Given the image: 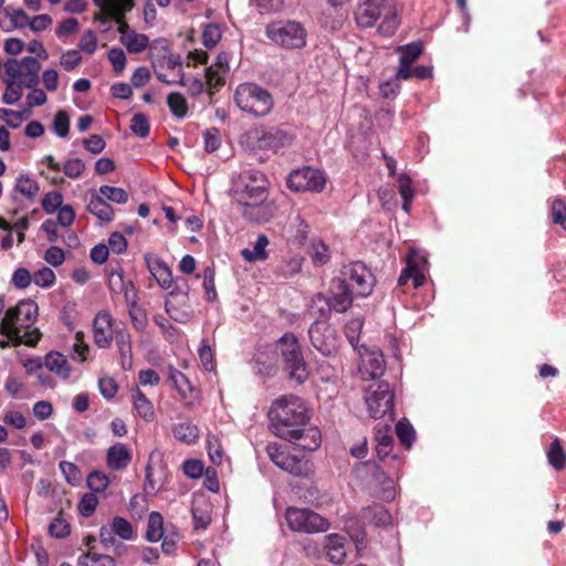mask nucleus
<instances>
[{"instance_id": "16", "label": "nucleus", "mask_w": 566, "mask_h": 566, "mask_svg": "<svg viewBox=\"0 0 566 566\" xmlns=\"http://www.w3.org/2000/svg\"><path fill=\"white\" fill-rule=\"evenodd\" d=\"M327 296L336 313H345L353 305V300L356 295L353 289L344 282L334 277L329 283Z\"/></svg>"}, {"instance_id": "4", "label": "nucleus", "mask_w": 566, "mask_h": 566, "mask_svg": "<svg viewBox=\"0 0 566 566\" xmlns=\"http://www.w3.org/2000/svg\"><path fill=\"white\" fill-rule=\"evenodd\" d=\"M310 419L311 416L304 400L293 395L277 398L269 410L271 429L281 439L291 437L296 428L306 426Z\"/></svg>"}, {"instance_id": "52", "label": "nucleus", "mask_w": 566, "mask_h": 566, "mask_svg": "<svg viewBox=\"0 0 566 566\" xmlns=\"http://www.w3.org/2000/svg\"><path fill=\"white\" fill-rule=\"evenodd\" d=\"M52 128L57 137L66 138L70 129V118L66 112L59 111L53 119Z\"/></svg>"}, {"instance_id": "53", "label": "nucleus", "mask_w": 566, "mask_h": 566, "mask_svg": "<svg viewBox=\"0 0 566 566\" xmlns=\"http://www.w3.org/2000/svg\"><path fill=\"white\" fill-rule=\"evenodd\" d=\"M56 281L55 273L50 268L38 270L32 277V282L43 289L51 287Z\"/></svg>"}, {"instance_id": "3", "label": "nucleus", "mask_w": 566, "mask_h": 566, "mask_svg": "<svg viewBox=\"0 0 566 566\" xmlns=\"http://www.w3.org/2000/svg\"><path fill=\"white\" fill-rule=\"evenodd\" d=\"M93 2L101 10V13L96 14L94 19L101 23L114 20L118 24L119 41L129 53H140L148 46V36L137 33L126 23L125 15L132 11L133 0H93Z\"/></svg>"}, {"instance_id": "58", "label": "nucleus", "mask_w": 566, "mask_h": 566, "mask_svg": "<svg viewBox=\"0 0 566 566\" xmlns=\"http://www.w3.org/2000/svg\"><path fill=\"white\" fill-rule=\"evenodd\" d=\"M191 514L195 530H206L210 525V514L206 510L201 509L199 505H192Z\"/></svg>"}, {"instance_id": "11", "label": "nucleus", "mask_w": 566, "mask_h": 566, "mask_svg": "<svg viewBox=\"0 0 566 566\" xmlns=\"http://www.w3.org/2000/svg\"><path fill=\"white\" fill-rule=\"evenodd\" d=\"M326 177L324 172L312 166H303L293 169L287 178L286 186L294 192H315L324 190Z\"/></svg>"}, {"instance_id": "50", "label": "nucleus", "mask_w": 566, "mask_h": 566, "mask_svg": "<svg viewBox=\"0 0 566 566\" xmlns=\"http://www.w3.org/2000/svg\"><path fill=\"white\" fill-rule=\"evenodd\" d=\"M115 344L119 355L132 353V335L126 328L115 329Z\"/></svg>"}, {"instance_id": "10", "label": "nucleus", "mask_w": 566, "mask_h": 566, "mask_svg": "<svg viewBox=\"0 0 566 566\" xmlns=\"http://www.w3.org/2000/svg\"><path fill=\"white\" fill-rule=\"evenodd\" d=\"M339 280H344L346 285L353 289L356 297H367L371 294L376 280L365 263L360 261L352 262L340 271Z\"/></svg>"}, {"instance_id": "62", "label": "nucleus", "mask_w": 566, "mask_h": 566, "mask_svg": "<svg viewBox=\"0 0 566 566\" xmlns=\"http://www.w3.org/2000/svg\"><path fill=\"white\" fill-rule=\"evenodd\" d=\"M184 474L190 479H198L203 474L205 467L200 460L188 459L182 463Z\"/></svg>"}, {"instance_id": "28", "label": "nucleus", "mask_w": 566, "mask_h": 566, "mask_svg": "<svg viewBox=\"0 0 566 566\" xmlns=\"http://www.w3.org/2000/svg\"><path fill=\"white\" fill-rule=\"evenodd\" d=\"M132 401L134 410L140 418L148 422L153 421L155 415L153 403L139 388L132 390Z\"/></svg>"}, {"instance_id": "51", "label": "nucleus", "mask_w": 566, "mask_h": 566, "mask_svg": "<svg viewBox=\"0 0 566 566\" xmlns=\"http://www.w3.org/2000/svg\"><path fill=\"white\" fill-rule=\"evenodd\" d=\"M115 532L112 527V525H103L101 526L99 528V538H101V544L105 547V548H108L109 546H115V551L116 553H119V551L122 548H124V544L116 541L115 538Z\"/></svg>"}, {"instance_id": "17", "label": "nucleus", "mask_w": 566, "mask_h": 566, "mask_svg": "<svg viewBox=\"0 0 566 566\" xmlns=\"http://www.w3.org/2000/svg\"><path fill=\"white\" fill-rule=\"evenodd\" d=\"M39 190L40 186L35 179H32L28 175H19L15 178L14 187L11 192V199L19 206L22 202V199L27 200L28 202H33Z\"/></svg>"}, {"instance_id": "6", "label": "nucleus", "mask_w": 566, "mask_h": 566, "mask_svg": "<svg viewBox=\"0 0 566 566\" xmlns=\"http://www.w3.org/2000/svg\"><path fill=\"white\" fill-rule=\"evenodd\" d=\"M276 349L283 364V370L289 379L304 384L308 376V365L304 359L298 338L291 332L284 333L276 342Z\"/></svg>"}, {"instance_id": "33", "label": "nucleus", "mask_w": 566, "mask_h": 566, "mask_svg": "<svg viewBox=\"0 0 566 566\" xmlns=\"http://www.w3.org/2000/svg\"><path fill=\"white\" fill-rule=\"evenodd\" d=\"M269 245V239L265 234H259L253 249H244L242 250V256L244 260L249 262L254 261H264L268 258L266 247Z\"/></svg>"}, {"instance_id": "34", "label": "nucleus", "mask_w": 566, "mask_h": 566, "mask_svg": "<svg viewBox=\"0 0 566 566\" xmlns=\"http://www.w3.org/2000/svg\"><path fill=\"white\" fill-rule=\"evenodd\" d=\"M245 146V150L249 153L254 160L258 163H265L270 159L271 154L277 151V144H242Z\"/></svg>"}, {"instance_id": "38", "label": "nucleus", "mask_w": 566, "mask_h": 566, "mask_svg": "<svg viewBox=\"0 0 566 566\" xmlns=\"http://www.w3.org/2000/svg\"><path fill=\"white\" fill-rule=\"evenodd\" d=\"M168 376L179 395L182 398H187L188 394L192 391V386L190 385V381L186 375L177 368L170 366L168 368Z\"/></svg>"}, {"instance_id": "26", "label": "nucleus", "mask_w": 566, "mask_h": 566, "mask_svg": "<svg viewBox=\"0 0 566 566\" xmlns=\"http://www.w3.org/2000/svg\"><path fill=\"white\" fill-rule=\"evenodd\" d=\"M361 518L376 527L390 525L392 521L390 512L381 504L364 507Z\"/></svg>"}, {"instance_id": "49", "label": "nucleus", "mask_w": 566, "mask_h": 566, "mask_svg": "<svg viewBox=\"0 0 566 566\" xmlns=\"http://www.w3.org/2000/svg\"><path fill=\"white\" fill-rule=\"evenodd\" d=\"M129 127L138 138H146L150 130L148 119L142 113L135 114L133 116Z\"/></svg>"}, {"instance_id": "43", "label": "nucleus", "mask_w": 566, "mask_h": 566, "mask_svg": "<svg viewBox=\"0 0 566 566\" xmlns=\"http://www.w3.org/2000/svg\"><path fill=\"white\" fill-rule=\"evenodd\" d=\"M264 137L269 139V142H284L286 139H292L294 138L293 127L287 124L270 127L264 134Z\"/></svg>"}, {"instance_id": "47", "label": "nucleus", "mask_w": 566, "mask_h": 566, "mask_svg": "<svg viewBox=\"0 0 566 566\" xmlns=\"http://www.w3.org/2000/svg\"><path fill=\"white\" fill-rule=\"evenodd\" d=\"M397 188L400 197L405 201H412L415 198V189L412 187L411 178L402 172L397 177Z\"/></svg>"}, {"instance_id": "64", "label": "nucleus", "mask_w": 566, "mask_h": 566, "mask_svg": "<svg viewBox=\"0 0 566 566\" xmlns=\"http://www.w3.org/2000/svg\"><path fill=\"white\" fill-rule=\"evenodd\" d=\"M108 60L112 63L115 73L119 74L124 71L126 66V55L122 49L112 48L108 51Z\"/></svg>"}, {"instance_id": "13", "label": "nucleus", "mask_w": 566, "mask_h": 566, "mask_svg": "<svg viewBox=\"0 0 566 566\" xmlns=\"http://www.w3.org/2000/svg\"><path fill=\"white\" fill-rule=\"evenodd\" d=\"M365 400L369 415L374 419H380L387 413L394 415L395 394L388 382L380 381L371 385Z\"/></svg>"}, {"instance_id": "1", "label": "nucleus", "mask_w": 566, "mask_h": 566, "mask_svg": "<svg viewBox=\"0 0 566 566\" xmlns=\"http://www.w3.org/2000/svg\"><path fill=\"white\" fill-rule=\"evenodd\" d=\"M233 198L241 207L244 219L255 223L269 222L276 210L272 200H268L269 180L260 170H243L231 188Z\"/></svg>"}, {"instance_id": "35", "label": "nucleus", "mask_w": 566, "mask_h": 566, "mask_svg": "<svg viewBox=\"0 0 566 566\" xmlns=\"http://www.w3.org/2000/svg\"><path fill=\"white\" fill-rule=\"evenodd\" d=\"M77 564L78 566H116L112 556L92 552L81 554Z\"/></svg>"}, {"instance_id": "19", "label": "nucleus", "mask_w": 566, "mask_h": 566, "mask_svg": "<svg viewBox=\"0 0 566 566\" xmlns=\"http://www.w3.org/2000/svg\"><path fill=\"white\" fill-rule=\"evenodd\" d=\"M86 210L95 216L99 223H108L114 219V209L105 198L95 190H91L86 198Z\"/></svg>"}, {"instance_id": "32", "label": "nucleus", "mask_w": 566, "mask_h": 566, "mask_svg": "<svg viewBox=\"0 0 566 566\" xmlns=\"http://www.w3.org/2000/svg\"><path fill=\"white\" fill-rule=\"evenodd\" d=\"M165 533L163 515L155 511L151 512L148 516L146 539L150 543L159 542Z\"/></svg>"}, {"instance_id": "41", "label": "nucleus", "mask_w": 566, "mask_h": 566, "mask_svg": "<svg viewBox=\"0 0 566 566\" xmlns=\"http://www.w3.org/2000/svg\"><path fill=\"white\" fill-rule=\"evenodd\" d=\"M86 484L92 490L91 493L103 492L109 485V478L102 471H92L86 478Z\"/></svg>"}, {"instance_id": "48", "label": "nucleus", "mask_w": 566, "mask_h": 566, "mask_svg": "<svg viewBox=\"0 0 566 566\" xmlns=\"http://www.w3.org/2000/svg\"><path fill=\"white\" fill-rule=\"evenodd\" d=\"M71 533L70 524L62 518L61 514L53 518L49 525V534L55 538H65Z\"/></svg>"}, {"instance_id": "60", "label": "nucleus", "mask_w": 566, "mask_h": 566, "mask_svg": "<svg viewBox=\"0 0 566 566\" xmlns=\"http://www.w3.org/2000/svg\"><path fill=\"white\" fill-rule=\"evenodd\" d=\"M85 169V165L80 158H71L63 165V172L66 177L76 179Z\"/></svg>"}, {"instance_id": "39", "label": "nucleus", "mask_w": 566, "mask_h": 566, "mask_svg": "<svg viewBox=\"0 0 566 566\" xmlns=\"http://www.w3.org/2000/svg\"><path fill=\"white\" fill-rule=\"evenodd\" d=\"M127 307L128 315L130 317L134 328L140 333H144L148 324L146 311L138 305V302L134 304H128Z\"/></svg>"}, {"instance_id": "61", "label": "nucleus", "mask_w": 566, "mask_h": 566, "mask_svg": "<svg viewBox=\"0 0 566 566\" xmlns=\"http://www.w3.org/2000/svg\"><path fill=\"white\" fill-rule=\"evenodd\" d=\"M363 328V319L354 318L346 323L345 325V335L350 343L352 346H356L359 340V333Z\"/></svg>"}, {"instance_id": "29", "label": "nucleus", "mask_w": 566, "mask_h": 566, "mask_svg": "<svg viewBox=\"0 0 566 566\" xmlns=\"http://www.w3.org/2000/svg\"><path fill=\"white\" fill-rule=\"evenodd\" d=\"M369 490L376 497L381 501L389 502L392 501L396 496L394 481L385 472L378 475V479Z\"/></svg>"}, {"instance_id": "30", "label": "nucleus", "mask_w": 566, "mask_h": 566, "mask_svg": "<svg viewBox=\"0 0 566 566\" xmlns=\"http://www.w3.org/2000/svg\"><path fill=\"white\" fill-rule=\"evenodd\" d=\"M334 311L333 305L324 293H316L313 295L310 304V312L316 316V319H326L328 322L329 314Z\"/></svg>"}, {"instance_id": "25", "label": "nucleus", "mask_w": 566, "mask_h": 566, "mask_svg": "<svg viewBox=\"0 0 566 566\" xmlns=\"http://www.w3.org/2000/svg\"><path fill=\"white\" fill-rule=\"evenodd\" d=\"M44 366L64 380L71 377V365L66 357L60 352H49L44 357Z\"/></svg>"}, {"instance_id": "8", "label": "nucleus", "mask_w": 566, "mask_h": 566, "mask_svg": "<svg viewBox=\"0 0 566 566\" xmlns=\"http://www.w3.org/2000/svg\"><path fill=\"white\" fill-rule=\"evenodd\" d=\"M265 34L284 49L295 50L306 45L307 32L301 22L294 20L274 21L266 27Z\"/></svg>"}, {"instance_id": "24", "label": "nucleus", "mask_w": 566, "mask_h": 566, "mask_svg": "<svg viewBox=\"0 0 566 566\" xmlns=\"http://www.w3.org/2000/svg\"><path fill=\"white\" fill-rule=\"evenodd\" d=\"M345 537L339 534H328L325 537V549L327 559L336 565L344 563L346 557Z\"/></svg>"}, {"instance_id": "44", "label": "nucleus", "mask_w": 566, "mask_h": 566, "mask_svg": "<svg viewBox=\"0 0 566 566\" xmlns=\"http://www.w3.org/2000/svg\"><path fill=\"white\" fill-rule=\"evenodd\" d=\"M115 534L123 541H130L134 537L132 524L122 516H115L112 522Z\"/></svg>"}, {"instance_id": "56", "label": "nucleus", "mask_w": 566, "mask_h": 566, "mask_svg": "<svg viewBox=\"0 0 566 566\" xmlns=\"http://www.w3.org/2000/svg\"><path fill=\"white\" fill-rule=\"evenodd\" d=\"M98 500L94 493H85L77 505V510L82 516L90 517L95 512Z\"/></svg>"}, {"instance_id": "42", "label": "nucleus", "mask_w": 566, "mask_h": 566, "mask_svg": "<svg viewBox=\"0 0 566 566\" xmlns=\"http://www.w3.org/2000/svg\"><path fill=\"white\" fill-rule=\"evenodd\" d=\"M98 191L105 199L118 205H124L128 200L127 191L119 187L104 185L99 187Z\"/></svg>"}, {"instance_id": "57", "label": "nucleus", "mask_w": 566, "mask_h": 566, "mask_svg": "<svg viewBox=\"0 0 566 566\" xmlns=\"http://www.w3.org/2000/svg\"><path fill=\"white\" fill-rule=\"evenodd\" d=\"M221 39V31L219 25L210 23L206 25L202 32V43L206 48L212 49Z\"/></svg>"}, {"instance_id": "46", "label": "nucleus", "mask_w": 566, "mask_h": 566, "mask_svg": "<svg viewBox=\"0 0 566 566\" xmlns=\"http://www.w3.org/2000/svg\"><path fill=\"white\" fill-rule=\"evenodd\" d=\"M6 90L2 96V101L7 105L17 103L22 97L21 85L13 80H4Z\"/></svg>"}, {"instance_id": "23", "label": "nucleus", "mask_w": 566, "mask_h": 566, "mask_svg": "<svg viewBox=\"0 0 566 566\" xmlns=\"http://www.w3.org/2000/svg\"><path fill=\"white\" fill-rule=\"evenodd\" d=\"M132 461V453L126 444L116 442L108 448L106 453V464L112 471L126 469Z\"/></svg>"}, {"instance_id": "59", "label": "nucleus", "mask_w": 566, "mask_h": 566, "mask_svg": "<svg viewBox=\"0 0 566 566\" xmlns=\"http://www.w3.org/2000/svg\"><path fill=\"white\" fill-rule=\"evenodd\" d=\"M60 470L63 473L65 480L72 484L75 485L81 481V471L77 468L76 464L69 461H61L59 463Z\"/></svg>"}, {"instance_id": "20", "label": "nucleus", "mask_w": 566, "mask_h": 566, "mask_svg": "<svg viewBox=\"0 0 566 566\" xmlns=\"http://www.w3.org/2000/svg\"><path fill=\"white\" fill-rule=\"evenodd\" d=\"M94 343L99 348H107L113 339L112 316L107 312H99L93 322Z\"/></svg>"}, {"instance_id": "63", "label": "nucleus", "mask_w": 566, "mask_h": 566, "mask_svg": "<svg viewBox=\"0 0 566 566\" xmlns=\"http://www.w3.org/2000/svg\"><path fill=\"white\" fill-rule=\"evenodd\" d=\"M405 271L407 273L406 276H409V279L412 280L413 289H418L423 284L424 275L420 271L419 265L412 259L407 260Z\"/></svg>"}, {"instance_id": "21", "label": "nucleus", "mask_w": 566, "mask_h": 566, "mask_svg": "<svg viewBox=\"0 0 566 566\" xmlns=\"http://www.w3.org/2000/svg\"><path fill=\"white\" fill-rule=\"evenodd\" d=\"M399 67L396 76L398 80H408L411 77L410 66L422 53V45L419 42H412L399 48Z\"/></svg>"}, {"instance_id": "22", "label": "nucleus", "mask_w": 566, "mask_h": 566, "mask_svg": "<svg viewBox=\"0 0 566 566\" xmlns=\"http://www.w3.org/2000/svg\"><path fill=\"white\" fill-rule=\"evenodd\" d=\"M145 262L148 271L164 290L171 287L172 272L163 259L153 254H145Z\"/></svg>"}, {"instance_id": "31", "label": "nucleus", "mask_w": 566, "mask_h": 566, "mask_svg": "<svg viewBox=\"0 0 566 566\" xmlns=\"http://www.w3.org/2000/svg\"><path fill=\"white\" fill-rule=\"evenodd\" d=\"M174 437L186 444H195L199 438V430L196 424L180 422L172 427Z\"/></svg>"}, {"instance_id": "2", "label": "nucleus", "mask_w": 566, "mask_h": 566, "mask_svg": "<svg viewBox=\"0 0 566 566\" xmlns=\"http://www.w3.org/2000/svg\"><path fill=\"white\" fill-rule=\"evenodd\" d=\"M38 315V304L31 298L21 300L15 306L8 308L0 324V334L6 336L8 340H1L0 347L6 348L9 344L13 346H20L21 344L35 346L40 338L38 328L32 332L36 336L28 340H23L21 333L22 331L29 333L28 329L35 323Z\"/></svg>"}, {"instance_id": "9", "label": "nucleus", "mask_w": 566, "mask_h": 566, "mask_svg": "<svg viewBox=\"0 0 566 566\" xmlns=\"http://www.w3.org/2000/svg\"><path fill=\"white\" fill-rule=\"evenodd\" d=\"M285 520L289 528L298 533H324L331 526L328 520L318 513L295 506L285 510Z\"/></svg>"}, {"instance_id": "36", "label": "nucleus", "mask_w": 566, "mask_h": 566, "mask_svg": "<svg viewBox=\"0 0 566 566\" xmlns=\"http://www.w3.org/2000/svg\"><path fill=\"white\" fill-rule=\"evenodd\" d=\"M396 434L402 447L410 449L416 440V431L412 424L405 418L396 423Z\"/></svg>"}, {"instance_id": "40", "label": "nucleus", "mask_w": 566, "mask_h": 566, "mask_svg": "<svg viewBox=\"0 0 566 566\" xmlns=\"http://www.w3.org/2000/svg\"><path fill=\"white\" fill-rule=\"evenodd\" d=\"M167 104L174 116L178 118L186 117L188 113V104L185 96L180 93H170L167 97Z\"/></svg>"}, {"instance_id": "45", "label": "nucleus", "mask_w": 566, "mask_h": 566, "mask_svg": "<svg viewBox=\"0 0 566 566\" xmlns=\"http://www.w3.org/2000/svg\"><path fill=\"white\" fill-rule=\"evenodd\" d=\"M63 196L60 191H50L44 195L41 201L43 210L48 214L56 212L63 205Z\"/></svg>"}, {"instance_id": "55", "label": "nucleus", "mask_w": 566, "mask_h": 566, "mask_svg": "<svg viewBox=\"0 0 566 566\" xmlns=\"http://www.w3.org/2000/svg\"><path fill=\"white\" fill-rule=\"evenodd\" d=\"M202 286L206 292L207 301L211 303L214 302L218 297L214 286V270L209 266L205 269Z\"/></svg>"}, {"instance_id": "14", "label": "nucleus", "mask_w": 566, "mask_h": 566, "mask_svg": "<svg viewBox=\"0 0 566 566\" xmlns=\"http://www.w3.org/2000/svg\"><path fill=\"white\" fill-rule=\"evenodd\" d=\"M266 453L271 461L280 469L295 476H306L311 471L308 461L291 455L283 450V447L276 442L266 446Z\"/></svg>"}, {"instance_id": "18", "label": "nucleus", "mask_w": 566, "mask_h": 566, "mask_svg": "<svg viewBox=\"0 0 566 566\" xmlns=\"http://www.w3.org/2000/svg\"><path fill=\"white\" fill-rule=\"evenodd\" d=\"M376 441V453L380 461L387 459L396 460L397 455L392 453L394 438L391 436V426L378 423L374 429Z\"/></svg>"}, {"instance_id": "37", "label": "nucleus", "mask_w": 566, "mask_h": 566, "mask_svg": "<svg viewBox=\"0 0 566 566\" xmlns=\"http://www.w3.org/2000/svg\"><path fill=\"white\" fill-rule=\"evenodd\" d=\"M547 461L557 471L563 470L566 465V454L558 438L554 439L547 450Z\"/></svg>"}, {"instance_id": "54", "label": "nucleus", "mask_w": 566, "mask_h": 566, "mask_svg": "<svg viewBox=\"0 0 566 566\" xmlns=\"http://www.w3.org/2000/svg\"><path fill=\"white\" fill-rule=\"evenodd\" d=\"M552 221L559 224L566 231V203L564 200L557 198L553 201L551 207Z\"/></svg>"}, {"instance_id": "15", "label": "nucleus", "mask_w": 566, "mask_h": 566, "mask_svg": "<svg viewBox=\"0 0 566 566\" xmlns=\"http://www.w3.org/2000/svg\"><path fill=\"white\" fill-rule=\"evenodd\" d=\"M282 439L293 443L297 449L303 451H315L319 448L322 442L318 428L308 426V423L306 426H300V428H296L295 431L291 433V437H283Z\"/></svg>"}, {"instance_id": "5", "label": "nucleus", "mask_w": 566, "mask_h": 566, "mask_svg": "<svg viewBox=\"0 0 566 566\" xmlns=\"http://www.w3.org/2000/svg\"><path fill=\"white\" fill-rule=\"evenodd\" d=\"M356 23L361 28H371L378 20V32L391 36L400 25V17L395 0H365L355 10Z\"/></svg>"}, {"instance_id": "27", "label": "nucleus", "mask_w": 566, "mask_h": 566, "mask_svg": "<svg viewBox=\"0 0 566 566\" xmlns=\"http://www.w3.org/2000/svg\"><path fill=\"white\" fill-rule=\"evenodd\" d=\"M355 473L357 478L368 488H373L374 483L378 479V475L382 474L384 471L380 467L371 460L359 462L355 467Z\"/></svg>"}, {"instance_id": "12", "label": "nucleus", "mask_w": 566, "mask_h": 566, "mask_svg": "<svg viewBox=\"0 0 566 566\" xmlns=\"http://www.w3.org/2000/svg\"><path fill=\"white\" fill-rule=\"evenodd\" d=\"M307 333L311 345L323 356L329 357L337 353L339 337L336 329L326 319H315Z\"/></svg>"}, {"instance_id": "7", "label": "nucleus", "mask_w": 566, "mask_h": 566, "mask_svg": "<svg viewBox=\"0 0 566 566\" xmlns=\"http://www.w3.org/2000/svg\"><path fill=\"white\" fill-rule=\"evenodd\" d=\"M237 106L244 113L255 117L266 116L274 106L272 94L255 83H242L233 96Z\"/></svg>"}]
</instances>
